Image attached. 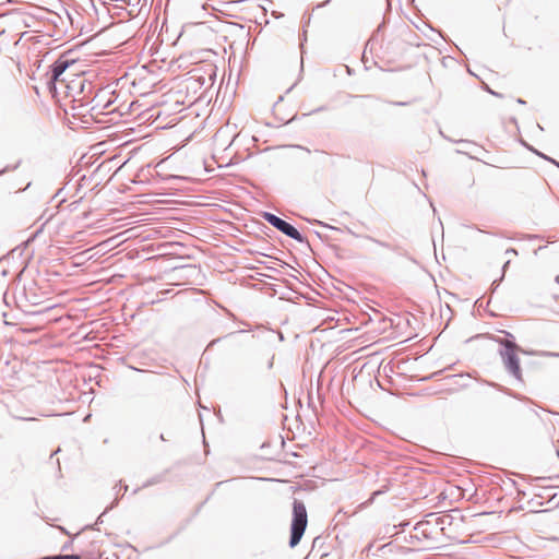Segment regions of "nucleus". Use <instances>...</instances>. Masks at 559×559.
<instances>
[{
    "mask_svg": "<svg viewBox=\"0 0 559 559\" xmlns=\"http://www.w3.org/2000/svg\"><path fill=\"white\" fill-rule=\"evenodd\" d=\"M506 337H497L493 340L502 347L499 354L502 358L504 368L516 380L522 381V370L520 359L516 355L519 346L514 342V337L510 332L504 331Z\"/></svg>",
    "mask_w": 559,
    "mask_h": 559,
    "instance_id": "1",
    "label": "nucleus"
},
{
    "mask_svg": "<svg viewBox=\"0 0 559 559\" xmlns=\"http://www.w3.org/2000/svg\"><path fill=\"white\" fill-rule=\"evenodd\" d=\"M308 524V515L305 503L301 500L294 499L293 516L290 523L289 547H296L301 540Z\"/></svg>",
    "mask_w": 559,
    "mask_h": 559,
    "instance_id": "2",
    "label": "nucleus"
},
{
    "mask_svg": "<svg viewBox=\"0 0 559 559\" xmlns=\"http://www.w3.org/2000/svg\"><path fill=\"white\" fill-rule=\"evenodd\" d=\"M262 218L267 222L271 226L276 228L278 231L284 234L285 236L296 240L299 243H307V238L290 223L285 219L278 217L277 215L271 212H263Z\"/></svg>",
    "mask_w": 559,
    "mask_h": 559,
    "instance_id": "3",
    "label": "nucleus"
},
{
    "mask_svg": "<svg viewBox=\"0 0 559 559\" xmlns=\"http://www.w3.org/2000/svg\"><path fill=\"white\" fill-rule=\"evenodd\" d=\"M73 63V60L60 57L49 66V70L46 73V85L50 93H56L59 90L58 82H60L61 78H64L67 69Z\"/></svg>",
    "mask_w": 559,
    "mask_h": 559,
    "instance_id": "4",
    "label": "nucleus"
},
{
    "mask_svg": "<svg viewBox=\"0 0 559 559\" xmlns=\"http://www.w3.org/2000/svg\"><path fill=\"white\" fill-rule=\"evenodd\" d=\"M71 92L83 94L86 97H92L94 93V85L85 78L76 76L75 79L70 80L69 85L67 86L66 94H71Z\"/></svg>",
    "mask_w": 559,
    "mask_h": 559,
    "instance_id": "5",
    "label": "nucleus"
},
{
    "mask_svg": "<svg viewBox=\"0 0 559 559\" xmlns=\"http://www.w3.org/2000/svg\"><path fill=\"white\" fill-rule=\"evenodd\" d=\"M414 531L418 532V535H411V540L417 539L419 540V535L428 540H431L435 538V531L436 528L432 525V521L430 520H421L417 522L414 526Z\"/></svg>",
    "mask_w": 559,
    "mask_h": 559,
    "instance_id": "6",
    "label": "nucleus"
},
{
    "mask_svg": "<svg viewBox=\"0 0 559 559\" xmlns=\"http://www.w3.org/2000/svg\"><path fill=\"white\" fill-rule=\"evenodd\" d=\"M71 107L72 116H81L85 117L87 114H91L93 116V110H91L92 102L91 97H87L85 99L82 98H74L71 99Z\"/></svg>",
    "mask_w": 559,
    "mask_h": 559,
    "instance_id": "7",
    "label": "nucleus"
},
{
    "mask_svg": "<svg viewBox=\"0 0 559 559\" xmlns=\"http://www.w3.org/2000/svg\"><path fill=\"white\" fill-rule=\"evenodd\" d=\"M106 94H108L106 88H98L94 96L91 97V110L96 111V114H100L103 109L108 108L112 104L111 99H108L105 103L103 102Z\"/></svg>",
    "mask_w": 559,
    "mask_h": 559,
    "instance_id": "8",
    "label": "nucleus"
},
{
    "mask_svg": "<svg viewBox=\"0 0 559 559\" xmlns=\"http://www.w3.org/2000/svg\"><path fill=\"white\" fill-rule=\"evenodd\" d=\"M453 516L451 514H444V515H441V516H437L433 521H432V525L436 530H440L441 532H444L445 530V526H450L453 522Z\"/></svg>",
    "mask_w": 559,
    "mask_h": 559,
    "instance_id": "9",
    "label": "nucleus"
},
{
    "mask_svg": "<svg viewBox=\"0 0 559 559\" xmlns=\"http://www.w3.org/2000/svg\"><path fill=\"white\" fill-rule=\"evenodd\" d=\"M522 144L528 150L531 151L532 153H534L535 155H537L538 157L551 163L552 165H555L556 167H558L559 165V162L554 159L552 157L550 156H547L546 154L539 152L538 150H536L535 147H533L532 145L527 144L526 142H522Z\"/></svg>",
    "mask_w": 559,
    "mask_h": 559,
    "instance_id": "10",
    "label": "nucleus"
},
{
    "mask_svg": "<svg viewBox=\"0 0 559 559\" xmlns=\"http://www.w3.org/2000/svg\"><path fill=\"white\" fill-rule=\"evenodd\" d=\"M69 82L70 81H67L66 78H61L60 79V82H58V88L56 93H51L52 96L57 97L59 95H64L66 96V91H67V86L69 85Z\"/></svg>",
    "mask_w": 559,
    "mask_h": 559,
    "instance_id": "11",
    "label": "nucleus"
},
{
    "mask_svg": "<svg viewBox=\"0 0 559 559\" xmlns=\"http://www.w3.org/2000/svg\"><path fill=\"white\" fill-rule=\"evenodd\" d=\"M509 264H510V261H507V262L503 264V266H502V275L500 276V278L495 280V281L492 282V284H491V290H492V292H495V290L498 288V286H499L500 282L503 280V277H504V273H506V270H507V267L509 266Z\"/></svg>",
    "mask_w": 559,
    "mask_h": 559,
    "instance_id": "12",
    "label": "nucleus"
},
{
    "mask_svg": "<svg viewBox=\"0 0 559 559\" xmlns=\"http://www.w3.org/2000/svg\"><path fill=\"white\" fill-rule=\"evenodd\" d=\"M366 239L377 243L380 247L386 248V249H391V250H395L396 249L395 247L391 246L389 242L381 241V240L376 239V238H373L371 236H366Z\"/></svg>",
    "mask_w": 559,
    "mask_h": 559,
    "instance_id": "13",
    "label": "nucleus"
},
{
    "mask_svg": "<svg viewBox=\"0 0 559 559\" xmlns=\"http://www.w3.org/2000/svg\"><path fill=\"white\" fill-rule=\"evenodd\" d=\"M175 272H186L187 274L191 275L192 273H195L197 272V266L195 265H182V266H179V267H175L174 269Z\"/></svg>",
    "mask_w": 559,
    "mask_h": 559,
    "instance_id": "14",
    "label": "nucleus"
},
{
    "mask_svg": "<svg viewBox=\"0 0 559 559\" xmlns=\"http://www.w3.org/2000/svg\"><path fill=\"white\" fill-rule=\"evenodd\" d=\"M163 478L164 476L163 475H156V476H153L152 478L147 479L144 484H143V487H150V486H153L155 484H158L160 481H163Z\"/></svg>",
    "mask_w": 559,
    "mask_h": 559,
    "instance_id": "15",
    "label": "nucleus"
},
{
    "mask_svg": "<svg viewBox=\"0 0 559 559\" xmlns=\"http://www.w3.org/2000/svg\"><path fill=\"white\" fill-rule=\"evenodd\" d=\"M118 504V499H115V501L97 518L96 520V523L94 525L91 526V528L95 530L96 528V525L103 523V515L109 510V509H112L115 506Z\"/></svg>",
    "mask_w": 559,
    "mask_h": 559,
    "instance_id": "16",
    "label": "nucleus"
},
{
    "mask_svg": "<svg viewBox=\"0 0 559 559\" xmlns=\"http://www.w3.org/2000/svg\"><path fill=\"white\" fill-rule=\"evenodd\" d=\"M390 490V487L389 485H383L380 489L376 490L372 492L371 495V498H370V501H373L376 497L380 496V495H383V493H386L388 491Z\"/></svg>",
    "mask_w": 559,
    "mask_h": 559,
    "instance_id": "17",
    "label": "nucleus"
},
{
    "mask_svg": "<svg viewBox=\"0 0 559 559\" xmlns=\"http://www.w3.org/2000/svg\"><path fill=\"white\" fill-rule=\"evenodd\" d=\"M21 159L16 162V164L14 165H8L5 166L4 168L0 169V176L4 175L5 173L8 171H13L15 169H17V167L21 165Z\"/></svg>",
    "mask_w": 559,
    "mask_h": 559,
    "instance_id": "18",
    "label": "nucleus"
},
{
    "mask_svg": "<svg viewBox=\"0 0 559 559\" xmlns=\"http://www.w3.org/2000/svg\"><path fill=\"white\" fill-rule=\"evenodd\" d=\"M57 559H82L80 555L78 554H71V555H56Z\"/></svg>",
    "mask_w": 559,
    "mask_h": 559,
    "instance_id": "19",
    "label": "nucleus"
},
{
    "mask_svg": "<svg viewBox=\"0 0 559 559\" xmlns=\"http://www.w3.org/2000/svg\"><path fill=\"white\" fill-rule=\"evenodd\" d=\"M66 97H71V99H74V98H82V99H85L87 98L85 95L83 94H76L74 92H71V94H66Z\"/></svg>",
    "mask_w": 559,
    "mask_h": 559,
    "instance_id": "20",
    "label": "nucleus"
},
{
    "mask_svg": "<svg viewBox=\"0 0 559 559\" xmlns=\"http://www.w3.org/2000/svg\"><path fill=\"white\" fill-rule=\"evenodd\" d=\"M323 110H326V107L325 106H320V107L311 110L310 112L305 114V116H310V115H313V114H317V112H320V111H323Z\"/></svg>",
    "mask_w": 559,
    "mask_h": 559,
    "instance_id": "21",
    "label": "nucleus"
},
{
    "mask_svg": "<svg viewBox=\"0 0 559 559\" xmlns=\"http://www.w3.org/2000/svg\"><path fill=\"white\" fill-rule=\"evenodd\" d=\"M25 297L26 299L32 302L33 305H36L37 304V296L36 294H33L32 296H28L26 293H25Z\"/></svg>",
    "mask_w": 559,
    "mask_h": 559,
    "instance_id": "22",
    "label": "nucleus"
},
{
    "mask_svg": "<svg viewBox=\"0 0 559 559\" xmlns=\"http://www.w3.org/2000/svg\"><path fill=\"white\" fill-rule=\"evenodd\" d=\"M409 525V521H404V522H401L400 524L397 525H394V528H400L401 531H404L407 526Z\"/></svg>",
    "mask_w": 559,
    "mask_h": 559,
    "instance_id": "23",
    "label": "nucleus"
},
{
    "mask_svg": "<svg viewBox=\"0 0 559 559\" xmlns=\"http://www.w3.org/2000/svg\"><path fill=\"white\" fill-rule=\"evenodd\" d=\"M485 90H486L489 94H491V95H493V96H496V97H502V95H501L500 93L495 92V91H493V90H491L488 85H486Z\"/></svg>",
    "mask_w": 559,
    "mask_h": 559,
    "instance_id": "24",
    "label": "nucleus"
},
{
    "mask_svg": "<svg viewBox=\"0 0 559 559\" xmlns=\"http://www.w3.org/2000/svg\"><path fill=\"white\" fill-rule=\"evenodd\" d=\"M542 355L544 357H559V353H555V352H544Z\"/></svg>",
    "mask_w": 559,
    "mask_h": 559,
    "instance_id": "25",
    "label": "nucleus"
},
{
    "mask_svg": "<svg viewBox=\"0 0 559 559\" xmlns=\"http://www.w3.org/2000/svg\"><path fill=\"white\" fill-rule=\"evenodd\" d=\"M391 105H394V106H407L409 103L408 102H390Z\"/></svg>",
    "mask_w": 559,
    "mask_h": 559,
    "instance_id": "26",
    "label": "nucleus"
},
{
    "mask_svg": "<svg viewBox=\"0 0 559 559\" xmlns=\"http://www.w3.org/2000/svg\"><path fill=\"white\" fill-rule=\"evenodd\" d=\"M506 253L507 254H515L516 255L518 254V250L514 249V248H509V249L506 250Z\"/></svg>",
    "mask_w": 559,
    "mask_h": 559,
    "instance_id": "27",
    "label": "nucleus"
},
{
    "mask_svg": "<svg viewBox=\"0 0 559 559\" xmlns=\"http://www.w3.org/2000/svg\"><path fill=\"white\" fill-rule=\"evenodd\" d=\"M350 97H353V98H358V97H361V98H371L372 96H371V95H350Z\"/></svg>",
    "mask_w": 559,
    "mask_h": 559,
    "instance_id": "28",
    "label": "nucleus"
},
{
    "mask_svg": "<svg viewBox=\"0 0 559 559\" xmlns=\"http://www.w3.org/2000/svg\"><path fill=\"white\" fill-rule=\"evenodd\" d=\"M221 340H222L221 337L213 340V341L209 344V346H207V347H211V346L215 345L216 343L221 342Z\"/></svg>",
    "mask_w": 559,
    "mask_h": 559,
    "instance_id": "29",
    "label": "nucleus"
},
{
    "mask_svg": "<svg viewBox=\"0 0 559 559\" xmlns=\"http://www.w3.org/2000/svg\"><path fill=\"white\" fill-rule=\"evenodd\" d=\"M331 2V0H325L324 2L320 3L317 5V8H323L325 7L326 4H329Z\"/></svg>",
    "mask_w": 559,
    "mask_h": 559,
    "instance_id": "30",
    "label": "nucleus"
},
{
    "mask_svg": "<svg viewBox=\"0 0 559 559\" xmlns=\"http://www.w3.org/2000/svg\"><path fill=\"white\" fill-rule=\"evenodd\" d=\"M273 361H274V356H272V357H271V359H270V360H269V362H267V368H269V369H272V367H273Z\"/></svg>",
    "mask_w": 559,
    "mask_h": 559,
    "instance_id": "31",
    "label": "nucleus"
},
{
    "mask_svg": "<svg viewBox=\"0 0 559 559\" xmlns=\"http://www.w3.org/2000/svg\"><path fill=\"white\" fill-rule=\"evenodd\" d=\"M62 191H63V188L59 189L53 198H58L59 195H61Z\"/></svg>",
    "mask_w": 559,
    "mask_h": 559,
    "instance_id": "32",
    "label": "nucleus"
},
{
    "mask_svg": "<svg viewBox=\"0 0 559 559\" xmlns=\"http://www.w3.org/2000/svg\"><path fill=\"white\" fill-rule=\"evenodd\" d=\"M516 103H518V104H521V105H524V104H525V100H524V99H522V98H518V99H516Z\"/></svg>",
    "mask_w": 559,
    "mask_h": 559,
    "instance_id": "33",
    "label": "nucleus"
},
{
    "mask_svg": "<svg viewBox=\"0 0 559 559\" xmlns=\"http://www.w3.org/2000/svg\"><path fill=\"white\" fill-rule=\"evenodd\" d=\"M159 440L166 441V438H165V436L163 433L159 435Z\"/></svg>",
    "mask_w": 559,
    "mask_h": 559,
    "instance_id": "34",
    "label": "nucleus"
},
{
    "mask_svg": "<svg viewBox=\"0 0 559 559\" xmlns=\"http://www.w3.org/2000/svg\"><path fill=\"white\" fill-rule=\"evenodd\" d=\"M121 488H122V486H120V489H121ZM127 490H128V486H127V485H124V486H123V492H127Z\"/></svg>",
    "mask_w": 559,
    "mask_h": 559,
    "instance_id": "35",
    "label": "nucleus"
},
{
    "mask_svg": "<svg viewBox=\"0 0 559 559\" xmlns=\"http://www.w3.org/2000/svg\"><path fill=\"white\" fill-rule=\"evenodd\" d=\"M178 177L177 176H169L167 179L170 180V179H177Z\"/></svg>",
    "mask_w": 559,
    "mask_h": 559,
    "instance_id": "36",
    "label": "nucleus"
},
{
    "mask_svg": "<svg viewBox=\"0 0 559 559\" xmlns=\"http://www.w3.org/2000/svg\"><path fill=\"white\" fill-rule=\"evenodd\" d=\"M31 185H32V182H28V183L26 185V187H25L24 189H22V190H23V191H24V190H26L27 188H29V187H31Z\"/></svg>",
    "mask_w": 559,
    "mask_h": 559,
    "instance_id": "37",
    "label": "nucleus"
},
{
    "mask_svg": "<svg viewBox=\"0 0 559 559\" xmlns=\"http://www.w3.org/2000/svg\"><path fill=\"white\" fill-rule=\"evenodd\" d=\"M68 548H69V545H68V544H66V545H63V546H62V550H66V549H68Z\"/></svg>",
    "mask_w": 559,
    "mask_h": 559,
    "instance_id": "38",
    "label": "nucleus"
},
{
    "mask_svg": "<svg viewBox=\"0 0 559 559\" xmlns=\"http://www.w3.org/2000/svg\"><path fill=\"white\" fill-rule=\"evenodd\" d=\"M540 479H542L540 477L532 478V480H540Z\"/></svg>",
    "mask_w": 559,
    "mask_h": 559,
    "instance_id": "39",
    "label": "nucleus"
},
{
    "mask_svg": "<svg viewBox=\"0 0 559 559\" xmlns=\"http://www.w3.org/2000/svg\"><path fill=\"white\" fill-rule=\"evenodd\" d=\"M235 333H228L225 337H229L231 335H234Z\"/></svg>",
    "mask_w": 559,
    "mask_h": 559,
    "instance_id": "40",
    "label": "nucleus"
},
{
    "mask_svg": "<svg viewBox=\"0 0 559 559\" xmlns=\"http://www.w3.org/2000/svg\"><path fill=\"white\" fill-rule=\"evenodd\" d=\"M460 142L461 143H468V141H466V140H461Z\"/></svg>",
    "mask_w": 559,
    "mask_h": 559,
    "instance_id": "41",
    "label": "nucleus"
},
{
    "mask_svg": "<svg viewBox=\"0 0 559 559\" xmlns=\"http://www.w3.org/2000/svg\"><path fill=\"white\" fill-rule=\"evenodd\" d=\"M58 452H60V449H57V451H55L51 455H53V454H56Z\"/></svg>",
    "mask_w": 559,
    "mask_h": 559,
    "instance_id": "42",
    "label": "nucleus"
},
{
    "mask_svg": "<svg viewBox=\"0 0 559 559\" xmlns=\"http://www.w3.org/2000/svg\"><path fill=\"white\" fill-rule=\"evenodd\" d=\"M557 454H558V456H559V451H557Z\"/></svg>",
    "mask_w": 559,
    "mask_h": 559,
    "instance_id": "43",
    "label": "nucleus"
},
{
    "mask_svg": "<svg viewBox=\"0 0 559 559\" xmlns=\"http://www.w3.org/2000/svg\"><path fill=\"white\" fill-rule=\"evenodd\" d=\"M558 168H559V165H558Z\"/></svg>",
    "mask_w": 559,
    "mask_h": 559,
    "instance_id": "44",
    "label": "nucleus"
}]
</instances>
